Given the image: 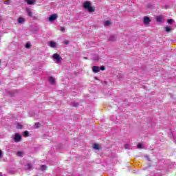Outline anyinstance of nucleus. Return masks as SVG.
<instances>
[{"mask_svg":"<svg viewBox=\"0 0 176 176\" xmlns=\"http://www.w3.org/2000/svg\"><path fill=\"white\" fill-rule=\"evenodd\" d=\"M83 8L88 10V12H94V10L93 9V7L91 6V3L89 1H86L83 4Z\"/></svg>","mask_w":176,"mask_h":176,"instance_id":"1","label":"nucleus"},{"mask_svg":"<svg viewBox=\"0 0 176 176\" xmlns=\"http://www.w3.org/2000/svg\"><path fill=\"white\" fill-rule=\"evenodd\" d=\"M105 70V67L101 66L100 67L98 66H94L92 67V71L94 74H97L100 72V71H104Z\"/></svg>","mask_w":176,"mask_h":176,"instance_id":"2","label":"nucleus"},{"mask_svg":"<svg viewBox=\"0 0 176 176\" xmlns=\"http://www.w3.org/2000/svg\"><path fill=\"white\" fill-rule=\"evenodd\" d=\"M53 59L56 64L61 63V60H63V58L60 57V55L58 54H54L53 55Z\"/></svg>","mask_w":176,"mask_h":176,"instance_id":"3","label":"nucleus"},{"mask_svg":"<svg viewBox=\"0 0 176 176\" xmlns=\"http://www.w3.org/2000/svg\"><path fill=\"white\" fill-rule=\"evenodd\" d=\"M47 46H50V47L54 48L57 46V43L54 41H49L47 43Z\"/></svg>","mask_w":176,"mask_h":176,"instance_id":"4","label":"nucleus"},{"mask_svg":"<svg viewBox=\"0 0 176 176\" xmlns=\"http://www.w3.org/2000/svg\"><path fill=\"white\" fill-rule=\"evenodd\" d=\"M14 140L15 142H20V141L21 140V136L20 135V134L16 133Z\"/></svg>","mask_w":176,"mask_h":176,"instance_id":"5","label":"nucleus"},{"mask_svg":"<svg viewBox=\"0 0 176 176\" xmlns=\"http://www.w3.org/2000/svg\"><path fill=\"white\" fill-rule=\"evenodd\" d=\"M57 17V14H53L49 17L48 20L49 21H54V20H56Z\"/></svg>","mask_w":176,"mask_h":176,"instance_id":"6","label":"nucleus"},{"mask_svg":"<svg viewBox=\"0 0 176 176\" xmlns=\"http://www.w3.org/2000/svg\"><path fill=\"white\" fill-rule=\"evenodd\" d=\"M143 23L146 25H148V24H149V23H151V19H149V17H148V16H144V19H143Z\"/></svg>","mask_w":176,"mask_h":176,"instance_id":"7","label":"nucleus"},{"mask_svg":"<svg viewBox=\"0 0 176 176\" xmlns=\"http://www.w3.org/2000/svg\"><path fill=\"white\" fill-rule=\"evenodd\" d=\"M48 80L51 85H54V83H56V80L52 76H50L48 78Z\"/></svg>","mask_w":176,"mask_h":176,"instance_id":"8","label":"nucleus"},{"mask_svg":"<svg viewBox=\"0 0 176 176\" xmlns=\"http://www.w3.org/2000/svg\"><path fill=\"white\" fill-rule=\"evenodd\" d=\"M26 12L29 17H32V12H31L30 8H26Z\"/></svg>","mask_w":176,"mask_h":176,"instance_id":"9","label":"nucleus"},{"mask_svg":"<svg viewBox=\"0 0 176 176\" xmlns=\"http://www.w3.org/2000/svg\"><path fill=\"white\" fill-rule=\"evenodd\" d=\"M24 21H25V19H24V18H23V17H19L18 19L19 24H23L24 23Z\"/></svg>","mask_w":176,"mask_h":176,"instance_id":"10","label":"nucleus"},{"mask_svg":"<svg viewBox=\"0 0 176 176\" xmlns=\"http://www.w3.org/2000/svg\"><path fill=\"white\" fill-rule=\"evenodd\" d=\"M16 156H19V157H23V156H24V152H23V151H18L16 153Z\"/></svg>","mask_w":176,"mask_h":176,"instance_id":"11","label":"nucleus"},{"mask_svg":"<svg viewBox=\"0 0 176 176\" xmlns=\"http://www.w3.org/2000/svg\"><path fill=\"white\" fill-rule=\"evenodd\" d=\"M27 2L28 5H34L35 0H25Z\"/></svg>","mask_w":176,"mask_h":176,"instance_id":"12","label":"nucleus"},{"mask_svg":"<svg viewBox=\"0 0 176 176\" xmlns=\"http://www.w3.org/2000/svg\"><path fill=\"white\" fill-rule=\"evenodd\" d=\"M156 21H157L158 23H162V21H163V18H162V16H157Z\"/></svg>","mask_w":176,"mask_h":176,"instance_id":"13","label":"nucleus"},{"mask_svg":"<svg viewBox=\"0 0 176 176\" xmlns=\"http://www.w3.org/2000/svg\"><path fill=\"white\" fill-rule=\"evenodd\" d=\"M26 170H31L32 168V165L31 164H28L25 165Z\"/></svg>","mask_w":176,"mask_h":176,"instance_id":"14","label":"nucleus"},{"mask_svg":"<svg viewBox=\"0 0 176 176\" xmlns=\"http://www.w3.org/2000/svg\"><path fill=\"white\" fill-rule=\"evenodd\" d=\"M104 27H108V25H111V21H106L104 22Z\"/></svg>","mask_w":176,"mask_h":176,"instance_id":"15","label":"nucleus"},{"mask_svg":"<svg viewBox=\"0 0 176 176\" xmlns=\"http://www.w3.org/2000/svg\"><path fill=\"white\" fill-rule=\"evenodd\" d=\"M94 149H95V151H98V149H100V146H98V144H94Z\"/></svg>","mask_w":176,"mask_h":176,"instance_id":"16","label":"nucleus"},{"mask_svg":"<svg viewBox=\"0 0 176 176\" xmlns=\"http://www.w3.org/2000/svg\"><path fill=\"white\" fill-rule=\"evenodd\" d=\"M109 41H116V36H111L109 38Z\"/></svg>","mask_w":176,"mask_h":176,"instance_id":"17","label":"nucleus"},{"mask_svg":"<svg viewBox=\"0 0 176 176\" xmlns=\"http://www.w3.org/2000/svg\"><path fill=\"white\" fill-rule=\"evenodd\" d=\"M170 30H171V28L168 26L165 27V31H166V32H170Z\"/></svg>","mask_w":176,"mask_h":176,"instance_id":"18","label":"nucleus"},{"mask_svg":"<svg viewBox=\"0 0 176 176\" xmlns=\"http://www.w3.org/2000/svg\"><path fill=\"white\" fill-rule=\"evenodd\" d=\"M25 47L26 49H31V44L30 43H26Z\"/></svg>","mask_w":176,"mask_h":176,"instance_id":"19","label":"nucleus"},{"mask_svg":"<svg viewBox=\"0 0 176 176\" xmlns=\"http://www.w3.org/2000/svg\"><path fill=\"white\" fill-rule=\"evenodd\" d=\"M167 23H168V24H173V23H174V20H173V19H168L167 20Z\"/></svg>","mask_w":176,"mask_h":176,"instance_id":"20","label":"nucleus"},{"mask_svg":"<svg viewBox=\"0 0 176 176\" xmlns=\"http://www.w3.org/2000/svg\"><path fill=\"white\" fill-rule=\"evenodd\" d=\"M138 149H144V146H142V144H138Z\"/></svg>","mask_w":176,"mask_h":176,"instance_id":"21","label":"nucleus"},{"mask_svg":"<svg viewBox=\"0 0 176 176\" xmlns=\"http://www.w3.org/2000/svg\"><path fill=\"white\" fill-rule=\"evenodd\" d=\"M46 168H47V167H46L45 165H42V166H41V170L42 171H44V170H46Z\"/></svg>","mask_w":176,"mask_h":176,"instance_id":"22","label":"nucleus"},{"mask_svg":"<svg viewBox=\"0 0 176 176\" xmlns=\"http://www.w3.org/2000/svg\"><path fill=\"white\" fill-rule=\"evenodd\" d=\"M28 134H29V133H28V131H24V133H23V135H25V137H28Z\"/></svg>","mask_w":176,"mask_h":176,"instance_id":"23","label":"nucleus"},{"mask_svg":"<svg viewBox=\"0 0 176 176\" xmlns=\"http://www.w3.org/2000/svg\"><path fill=\"white\" fill-rule=\"evenodd\" d=\"M79 104L78 102H73L72 103V107H78Z\"/></svg>","mask_w":176,"mask_h":176,"instance_id":"24","label":"nucleus"},{"mask_svg":"<svg viewBox=\"0 0 176 176\" xmlns=\"http://www.w3.org/2000/svg\"><path fill=\"white\" fill-rule=\"evenodd\" d=\"M60 31H61L62 32H64V31H65V28H64V27H60Z\"/></svg>","mask_w":176,"mask_h":176,"instance_id":"25","label":"nucleus"},{"mask_svg":"<svg viewBox=\"0 0 176 176\" xmlns=\"http://www.w3.org/2000/svg\"><path fill=\"white\" fill-rule=\"evenodd\" d=\"M16 128L17 129H23V125H21L20 124H18L17 126H16Z\"/></svg>","mask_w":176,"mask_h":176,"instance_id":"26","label":"nucleus"},{"mask_svg":"<svg viewBox=\"0 0 176 176\" xmlns=\"http://www.w3.org/2000/svg\"><path fill=\"white\" fill-rule=\"evenodd\" d=\"M124 148H125V149H130V145L129 144H125Z\"/></svg>","mask_w":176,"mask_h":176,"instance_id":"27","label":"nucleus"},{"mask_svg":"<svg viewBox=\"0 0 176 176\" xmlns=\"http://www.w3.org/2000/svg\"><path fill=\"white\" fill-rule=\"evenodd\" d=\"M5 5H10V1H4Z\"/></svg>","mask_w":176,"mask_h":176,"instance_id":"28","label":"nucleus"},{"mask_svg":"<svg viewBox=\"0 0 176 176\" xmlns=\"http://www.w3.org/2000/svg\"><path fill=\"white\" fill-rule=\"evenodd\" d=\"M35 126H36V127H40V126H41V123H39V122H36V123H35Z\"/></svg>","mask_w":176,"mask_h":176,"instance_id":"29","label":"nucleus"},{"mask_svg":"<svg viewBox=\"0 0 176 176\" xmlns=\"http://www.w3.org/2000/svg\"><path fill=\"white\" fill-rule=\"evenodd\" d=\"M2 157V151L0 150V158Z\"/></svg>","mask_w":176,"mask_h":176,"instance_id":"30","label":"nucleus"},{"mask_svg":"<svg viewBox=\"0 0 176 176\" xmlns=\"http://www.w3.org/2000/svg\"><path fill=\"white\" fill-rule=\"evenodd\" d=\"M0 21H2V16L0 15Z\"/></svg>","mask_w":176,"mask_h":176,"instance_id":"31","label":"nucleus"},{"mask_svg":"<svg viewBox=\"0 0 176 176\" xmlns=\"http://www.w3.org/2000/svg\"><path fill=\"white\" fill-rule=\"evenodd\" d=\"M65 45H68V41L65 42Z\"/></svg>","mask_w":176,"mask_h":176,"instance_id":"32","label":"nucleus"},{"mask_svg":"<svg viewBox=\"0 0 176 176\" xmlns=\"http://www.w3.org/2000/svg\"><path fill=\"white\" fill-rule=\"evenodd\" d=\"M146 157H147V159H148V156H146Z\"/></svg>","mask_w":176,"mask_h":176,"instance_id":"33","label":"nucleus"}]
</instances>
